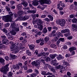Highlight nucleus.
Instances as JSON below:
<instances>
[{"label": "nucleus", "mask_w": 77, "mask_h": 77, "mask_svg": "<svg viewBox=\"0 0 77 77\" xmlns=\"http://www.w3.org/2000/svg\"><path fill=\"white\" fill-rule=\"evenodd\" d=\"M29 47L31 50H34L35 49V45H29Z\"/></svg>", "instance_id": "nucleus-27"}, {"label": "nucleus", "mask_w": 77, "mask_h": 77, "mask_svg": "<svg viewBox=\"0 0 77 77\" xmlns=\"http://www.w3.org/2000/svg\"><path fill=\"white\" fill-rule=\"evenodd\" d=\"M19 51H20V49H19V48L17 47H15L14 48V52H15V53H17Z\"/></svg>", "instance_id": "nucleus-29"}, {"label": "nucleus", "mask_w": 77, "mask_h": 77, "mask_svg": "<svg viewBox=\"0 0 77 77\" xmlns=\"http://www.w3.org/2000/svg\"><path fill=\"white\" fill-rule=\"evenodd\" d=\"M29 17L27 15L24 16L23 17L22 16H19L18 17H17V20H19V21H25V20H28Z\"/></svg>", "instance_id": "nucleus-4"}, {"label": "nucleus", "mask_w": 77, "mask_h": 77, "mask_svg": "<svg viewBox=\"0 0 77 77\" xmlns=\"http://www.w3.org/2000/svg\"><path fill=\"white\" fill-rule=\"evenodd\" d=\"M56 67L57 68V69H61V68L62 67V66L60 65H58L56 66Z\"/></svg>", "instance_id": "nucleus-51"}, {"label": "nucleus", "mask_w": 77, "mask_h": 77, "mask_svg": "<svg viewBox=\"0 0 77 77\" xmlns=\"http://www.w3.org/2000/svg\"><path fill=\"white\" fill-rule=\"evenodd\" d=\"M42 56V58H43V59H45V58H46V57H47V56L43 52Z\"/></svg>", "instance_id": "nucleus-46"}, {"label": "nucleus", "mask_w": 77, "mask_h": 77, "mask_svg": "<svg viewBox=\"0 0 77 77\" xmlns=\"http://www.w3.org/2000/svg\"><path fill=\"white\" fill-rule=\"evenodd\" d=\"M13 67L14 69H16L17 70H19L20 69V66L18 65V64H17L16 65H13Z\"/></svg>", "instance_id": "nucleus-10"}, {"label": "nucleus", "mask_w": 77, "mask_h": 77, "mask_svg": "<svg viewBox=\"0 0 77 77\" xmlns=\"http://www.w3.org/2000/svg\"><path fill=\"white\" fill-rule=\"evenodd\" d=\"M32 5L34 6H38L39 5V3H38V1L37 0H34L33 1Z\"/></svg>", "instance_id": "nucleus-12"}, {"label": "nucleus", "mask_w": 77, "mask_h": 77, "mask_svg": "<svg viewBox=\"0 0 77 77\" xmlns=\"http://www.w3.org/2000/svg\"><path fill=\"white\" fill-rule=\"evenodd\" d=\"M41 33H42V32L41 31H39L38 32H37V33L35 35V36H36L37 35H39V36H40L41 35Z\"/></svg>", "instance_id": "nucleus-43"}, {"label": "nucleus", "mask_w": 77, "mask_h": 77, "mask_svg": "<svg viewBox=\"0 0 77 77\" xmlns=\"http://www.w3.org/2000/svg\"><path fill=\"white\" fill-rule=\"evenodd\" d=\"M23 67L24 69V70H27L28 69L27 66H23Z\"/></svg>", "instance_id": "nucleus-61"}, {"label": "nucleus", "mask_w": 77, "mask_h": 77, "mask_svg": "<svg viewBox=\"0 0 77 77\" xmlns=\"http://www.w3.org/2000/svg\"><path fill=\"white\" fill-rule=\"evenodd\" d=\"M69 9L70 11H72V10H75V11H77V8H74V6H73L72 5H71L70 7L69 8Z\"/></svg>", "instance_id": "nucleus-21"}, {"label": "nucleus", "mask_w": 77, "mask_h": 77, "mask_svg": "<svg viewBox=\"0 0 77 77\" xmlns=\"http://www.w3.org/2000/svg\"><path fill=\"white\" fill-rule=\"evenodd\" d=\"M75 50H76V48L74 47H72L69 48V50H70V51H72Z\"/></svg>", "instance_id": "nucleus-32"}, {"label": "nucleus", "mask_w": 77, "mask_h": 77, "mask_svg": "<svg viewBox=\"0 0 77 77\" xmlns=\"http://www.w3.org/2000/svg\"><path fill=\"white\" fill-rule=\"evenodd\" d=\"M56 23L57 24H59L61 26L63 27L65 26V25L66 23V21L65 19H61L57 20Z\"/></svg>", "instance_id": "nucleus-3"}, {"label": "nucleus", "mask_w": 77, "mask_h": 77, "mask_svg": "<svg viewBox=\"0 0 77 77\" xmlns=\"http://www.w3.org/2000/svg\"><path fill=\"white\" fill-rule=\"evenodd\" d=\"M41 61L43 62L44 65L47 67L48 66V64L46 63L45 62V60H42Z\"/></svg>", "instance_id": "nucleus-25"}, {"label": "nucleus", "mask_w": 77, "mask_h": 77, "mask_svg": "<svg viewBox=\"0 0 77 77\" xmlns=\"http://www.w3.org/2000/svg\"><path fill=\"white\" fill-rule=\"evenodd\" d=\"M64 57L61 54H59L58 56L57 57V59L58 60H62Z\"/></svg>", "instance_id": "nucleus-14"}, {"label": "nucleus", "mask_w": 77, "mask_h": 77, "mask_svg": "<svg viewBox=\"0 0 77 77\" xmlns=\"http://www.w3.org/2000/svg\"><path fill=\"white\" fill-rule=\"evenodd\" d=\"M5 62V59L2 58L0 57V63H4Z\"/></svg>", "instance_id": "nucleus-38"}, {"label": "nucleus", "mask_w": 77, "mask_h": 77, "mask_svg": "<svg viewBox=\"0 0 77 77\" xmlns=\"http://www.w3.org/2000/svg\"><path fill=\"white\" fill-rule=\"evenodd\" d=\"M33 72V70L31 69H29L26 71V72L27 73H30V72Z\"/></svg>", "instance_id": "nucleus-47"}, {"label": "nucleus", "mask_w": 77, "mask_h": 77, "mask_svg": "<svg viewBox=\"0 0 77 77\" xmlns=\"http://www.w3.org/2000/svg\"><path fill=\"white\" fill-rule=\"evenodd\" d=\"M56 30H54L52 31V32H51V34H50L49 35V36H50L52 37V36H53V34H54V33H56Z\"/></svg>", "instance_id": "nucleus-40"}, {"label": "nucleus", "mask_w": 77, "mask_h": 77, "mask_svg": "<svg viewBox=\"0 0 77 77\" xmlns=\"http://www.w3.org/2000/svg\"><path fill=\"white\" fill-rule=\"evenodd\" d=\"M63 66H62L61 67V69L60 70V72L61 73H63V71L62 70V69H63Z\"/></svg>", "instance_id": "nucleus-54"}, {"label": "nucleus", "mask_w": 77, "mask_h": 77, "mask_svg": "<svg viewBox=\"0 0 77 77\" xmlns=\"http://www.w3.org/2000/svg\"><path fill=\"white\" fill-rule=\"evenodd\" d=\"M28 13H31V14H35L36 11L35 10H29L28 11Z\"/></svg>", "instance_id": "nucleus-37"}, {"label": "nucleus", "mask_w": 77, "mask_h": 77, "mask_svg": "<svg viewBox=\"0 0 77 77\" xmlns=\"http://www.w3.org/2000/svg\"><path fill=\"white\" fill-rule=\"evenodd\" d=\"M16 56L15 55H14L13 54H11V57L10 58V60H15V57Z\"/></svg>", "instance_id": "nucleus-16"}, {"label": "nucleus", "mask_w": 77, "mask_h": 77, "mask_svg": "<svg viewBox=\"0 0 77 77\" xmlns=\"http://www.w3.org/2000/svg\"><path fill=\"white\" fill-rule=\"evenodd\" d=\"M35 72L36 73V74H39V71H38V70L35 69L34 70Z\"/></svg>", "instance_id": "nucleus-62"}, {"label": "nucleus", "mask_w": 77, "mask_h": 77, "mask_svg": "<svg viewBox=\"0 0 77 77\" xmlns=\"http://www.w3.org/2000/svg\"><path fill=\"white\" fill-rule=\"evenodd\" d=\"M22 73H23V72L21 70H20L19 72H17V74L18 75V74H22Z\"/></svg>", "instance_id": "nucleus-55"}, {"label": "nucleus", "mask_w": 77, "mask_h": 77, "mask_svg": "<svg viewBox=\"0 0 77 77\" xmlns=\"http://www.w3.org/2000/svg\"><path fill=\"white\" fill-rule=\"evenodd\" d=\"M26 53L29 56H32V53L29 50L26 51Z\"/></svg>", "instance_id": "nucleus-36"}, {"label": "nucleus", "mask_w": 77, "mask_h": 77, "mask_svg": "<svg viewBox=\"0 0 77 77\" xmlns=\"http://www.w3.org/2000/svg\"><path fill=\"white\" fill-rule=\"evenodd\" d=\"M39 2L42 5L45 4V3L48 5H50V4L51 3V0H39Z\"/></svg>", "instance_id": "nucleus-6"}, {"label": "nucleus", "mask_w": 77, "mask_h": 77, "mask_svg": "<svg viewBox=\"0 0 77 77\" xmlns=\"http://www.w3.org/2000/svg\"><path fill=\"white\" fill-rule=\"evenodd\" d=\"M1 37L3 39L2 41V44H5L6 45H8L9 41L6 39V36L5 35H2Z\"/></svg>", "instance_id": "nucleus-5"}, {"label": "nucleus", "mask_w": 77, "mask_h": 77, "mask_svg": "<svg viewBox=\"0 0 77 77\" xmlns=\"http://www.w3.org/2000/svg\"><path fill=\"white\" fill-rule=\"evenodd\" d=\"M61 33H69V29H63L61 31Z\"/></svg>", "instance_id": "nucleus-13"}, {"label": "nucleus", "mask_w": 77, "mask_h": 77, "mask_svg": "<svg viewBox=\"0 0 77 77\" xmlns=\"http://www.w3.org/2000/svg\"><path fill=\"white\" fill-rule=\"evenodd\" d=\"M11 22V28L13 29H15V28L16 27H17L18 26V24H16L15 22L14 21H12Z\"/></svg>", "instance_id": "nucleus-9"}, {"label": "nucleus", "mask_w": 77, "mask_h": 77, "mask_svg": "<svg viewBox=\"0 0 77 77\" xmlns=\"http://www.w3.org/2000/svg\"><path fill=\"white\" fill-rule=\"evenodd\" d=\"M65 57H70V54L69 53L66 54L65 55Z\"/></svg>", "instance_id": "nucleus-58"}, {"label": "nucleus", "mask_w": 77, "mask_h": 77, "mask_svg": "<svg viewBox=\"0 0 77 77\" xmlns=\"http://www.w3.org/2000/svg\"><path fill=\"white\" fill-rule=\"evenodd\" d=\"M10 44H11V45H12L13 44V45H14V47H15V46H16L17 47V46H18V45H19V43L17 42V43H14L12 42H10Z\"/></svg>", "instance_id": "nucleus-20"}, {"label": "nucleus", "mask_w": 77, "mask_h": 77, "mask_svg": "<svg viewBox=\"0 0 77 77\" xmlns=\"http://www.w3.org/2000/svg\"><path fill=\"white\" fill-rule=\"evenodd\" d=\"M64 38H60L59 39V41H62V42H63L64 41Z\"/></svg>", "instance_id": "nucleus-56"}, {"label": "nucleus", "mask_w": 77, "mask_h": 77, "mask_svg": "<svg viewBox=\"0 0 77 77\" xmlns=\"http://www.w3.org/2000/svg\"><path fill=\"white\" fill-rule=\"evenodd\" d=\"M9 64H7L0 69V71L2 72L4 74H7L8 71L9 69Z\"/></svg>", "instance_id": "nucleus-2"}, {"label": "nucleus", "mask_w": 77, "mask_h": 77, "mask_svg": "<svg viewBox=\"0 0 77 77\" xmlns=\"http://www.w3.org/2000/svg\"><path fill=\"white\" fill-rule=\"evenodd\" d=\"M13 75H14V73L11 72H10L8 73V77H11L13 76Z\"/></svg>", "instance_id": "nucleus-31"}, {"label": "nucleus", "mask_w": 77, "mask_h": 77, "mask_svg": "<svg viewBox=\"0 0 77 77\" xmlns=\"http://www.w3.org/2000/svg\"><path fill=\"white\" fill-rule=\"evenodd\" d=\"M48 31V30H47V28L46 27H45L42 31V32L43 33L45 34Z\"/></svg>", "instance_id": "nucleus-22"}, {"label": "nucleus", "mask_w": 77, "mask_h": 77, "mask_svg": "<svg viewBox=\"0 0 77 77\" xmlns=\"http://www.w3.org/2000/svg\"><path fill=\"white\" fill-rule=\"evenodd\" d=\"M10 26V23H7L5 24V27H8Z\"/></svg>", "instance_id": "nucleus-48"}, {"label": "nucleus", "mask_w": 77, "mask_h": 77, "mask_svg": "<svg viewBox=\"0 0 77 77\" xmlns=\"http://www.w3.org/2000/svg\"><path fill=\"white\" fill-rule=\"evenodd\" d=\"M72 36H70L67 37V38H68V39L69 40L72 39Z\"/></svg>", "instance_id": "nucleus-64"}, {"label": "nucleus", "mask_w": 77, "mask_h": 77, "mask_svg": "<svg viewBox=\"0 0 77 77\" xmlns=\"http://www.w3.org/2000/svg\"><path fill=\"white\" fill-rule=\"evenodd\" d=\"M21 4L23 5L24 7H27V5H28V3L26 2H23Z\"/></svg>", "instance_id": "nucleus-24"}, {"label": "nucleus", "mask_w": 77, "mask_h": 77, "mask_svg": "<svg viewBox=\"0 0 77 77\" xmlns=\"http://www.w3.org/2000/svg\"><path fill=\"white\" fill-rule=\"evenodd\" d=\"M3 43L0 44V50H1L2 48H5V46L3 45Z\"/></svg>", "instance_id": "nucleus-33"}, {"label": "nucleus", "mask_w": 77, "mask_h": 77, "mask_svg": "<svg viewBox=\"0 0 77 77\" xmlns=\"http://www.w3.org/2000/svg\"><path fill=\"white\" fill-rule=\"evenodd\" d=\"M35 22H37L39 24H42L43 23H44V22L41 20V19L38 18L35 20Z\"/></svg>", "instance_id": "nucleus-11"}, {"label": "nucleus", "mask_w": 77, "mask_h": 77, "mask_svg": "<svg viewBox=\"0 0 77 77\" xmlns=\"http://www.w3.org/2000/svg\"><path fill=\"white\" fill-rule=\"evenodd\" d=\"M64 35L65 36H66V37H67L68 36H69L70 35H71V33L70 32L66 33L64 34Z\"/></svg>", "instance_id": "nucleus-42"}, {"label": "nucleus", "mask_w": 77, "mask_h": 77, "mask_svg": "<svg viewBox=\"0 0 77 77\" xmlns=\"http://www.w3.org/2000/svg\"><path fill=\"white\" fill-rule=\"evenodd\" d=\"M56 35L58 38H59L60 36L61 37H63V34L60 32H58V33Z\"/></svg>", "instance_id": "nucleus-23"}, {"label": "nucleus", "mask_w": 77, "mask_h": 77, "mask_svg": "<svg viewBox=\"0 0 77 77\" xmlns=\"http://www.w3.org/2000/svg\"><path fill=\"white\" fill-rule=\"evenodd\" d=\"M5 8L6 9H7V11H11V9L9 8V7H8V6H6L5 7Z\"/></svg>", "instance_id": "nucleus-57"}, {"label": "nucleus", "mask_w": 77, "mask_h": 77, "mask_svg": "<svg viewBox=\"0 0 77 77\" xmlns=\"http://www.w3.org/2000/svg\"><path fill=\"white\" fill-rule=\"evenodd\" d=\"M50 68L51 69V71H52L53 72H56V70L54 69V67H51Z\"/></svg>", "instance_id": "nucleus-44"}, {"label": "nucleus", "mask_w": 77, "mask_h": 77, "mask_svg": "<svg viewBox=\"0 0 77 77\" xmlns=\"http://www.w3.org/2000/svg\"><path fill=\"white\" fill-rule=\"evenodd\" d=\"M57 56V55L56 54H54L53 55L51 54L50 55V57L52 59H54L56 56Z\"/></svg>", "instance_id": "nucleus-17"}, {"label": "nucleus", "mask_w": 77, "mask_h": 77, "mask_svg": "<svg viewBox=\"0 0 77 77\" xmlns=\"http://www.w3.org/2000/svg\"><path fill=\"white\" fill-rule=\"evenodd\" d=\"M14 30H15L16 32H19V30H20L19 28H18V26H16V28L14 29Z\"/></svg>", "instance_id": "nucleus-49"}, {"label": "nucleus", "mask_w": 77, "mask_h": 77, "mask_svg": "<svg viewBox=\"0 0 77 77\" xmlns=\"http://www.w3.org/2000/svg\"><path fill=\"white\" fill-rule=\"evenodd\" d=\"M22 5V4H21L17 5V9L18 10H21V9H22L23 7H22V5Z\"/></svg>", "instance_id": "nucleus-26"}, {"label": "nucleus", "mask_w": 77, "mask_h": 77, "mask_svg": "<svg viewBox=\"0 0 77 77\" xmlns=\"http://www.w3.org/2000/svg\"><path fill=\"white\" fill-rule=\"evenodd\" d=\"M28 23L27 22H24L23 23V25L24 26H26L27 25Z\"/></svg>", "instance_id": "nucleus-63"}, {"label": "nucleus", "mask_w": 77, "mask_h": 77, "mask_svg": "<svg viewBox=\"0 0 77 77\" xmlns=\"http://www.w3.org/2000/svg\"><path fill=\"white\" fill-rule=\"evenodd\" d=\"M72 21L73 23H76L77 24V19L76 18H74L73 19Z\"/></svg>", "instance_id": "nucleus-35"}, {"label": "nucleus", "mask_w": 77, "mask_h": 77, "mask_svg": "<svg viewBox=\"0 0 77 77\" xmlns=\"http://www.w3.org/2000/svg\"><path fill=\"white\" fill-rule=\"evenodd\" d=\"M49 40V38L48 37H46L45 38V42H47V41H48Z\"/></svg>", "instance_id": "nucleus-50"}, {"label": "nucleus", "mask_w": 77, "mask_h": 77, "mask_svg": "<svg viewBox=\"0 0 77 77\" xmlns=\"http://www.w3.org/2000/svg\"><path fill=\"white\" fill-rule=\"evenodd\" d=\"M11 51H14H14L15 50V47H14V44L11 45Z\"/></svg>", "instance_id": "nucleus-28"}, {"label": "nucleus", "mask_w": 77, "mask_h": 77, "mask_svg": "<svg viewBox=\"0 0 77 77\" xmlns=\"http://www.w3.org/2000/svg\"><path fill=\"white\" fill-rule=\"evenodd\" d=\"M14 38V37H12V36L11 35L9 37H8V39H9L10 40H12L13 38Z\"/></svg>", "instance_id": "nucleus-60"}, {"label": "nucleus", "mask_w": 77, "mask_h": 77, "mask_svg": "<svg viewBox=\"0 0 77 77\" xmlns=\"http://www.w3.org/2000/svg\"><path fill=\"white\" fill-rule=\"evenodd\" d=\"M72 27H74L73 29V32L74 31L76 32V31H77V28H76V27H77V25H75L74 24H72Z\"/></svg>", "instance_id": "nucleus-18"}, {"label": "nucleus", "mask_w": 77, "mask_h": 77, "mask_svg": "<svg viewBox=\"0 0 77 77\" xmlns=\"http://www.w3.org/2000/svg\"><path fill=\"white\" fill-rule=\"evenodd\" d=\"M50 47L51 48H53L56 49L57 48V47H56V45L54 44H51L50 45Z\"/></svg>", "instance_id": "nucleus-30"}, {"label": "nucleus", "mask_w": 77, "mask_h": 77, "mask_svg": "<svg viewBox=\"0 0 77 77\" xmlns=\"http://www.w3.org/2000/svg\"><path fill=\"white\" fill-rule=\"evenodd\" d=\"M10 33L13 36H14V35H15L17 34V32L14 30L11 31L10 32Z\"/></svg>", "instance_id": "nucleus-34"}, {"label": "nucleus", "mask_w": 77, "mask_h": 77, "mask_svg": "<svg viewBox=\"0 0 77 77\" xmlns=\"http://www.w3.org/2000/svg\"><path fill=\"white\" fill-rule=\"evenodd\" d=\"M40 63V61L39 60H37V62H35V61H34L32 62L31 64L33 66H35L36 67H38L39 66V63Z\"/></svg>", "instance_id": "nucleus-8"}, {"label": "nucleus", "mask_w": 77, "mask_h": 77, "mask_svg": "<svg viewBox=\"0 0 77 77\" xmlns=\"http://www.w3.org/2000/svg\"><path fill=\"white\" fill-rule=\"evenodd\" d=\"M47 16L46 15H42L39 16V17H41V18H45Z\"/></svg>", "instance_id": "nucleus-41"}, {"label": "nucleus", "mask_w": 77, "mask_h": 77, "mask_svg": "<svg viewBox=\"0 0 77 77\" xmlns=\"http://www.w3.org/2000/svg\"><path fill=\"white\" fill-rule=\"evenodd\" d=\"M63 64L64 65H66L67 66H69V64L67 62H66V61H64L63 62Z\"/></svg>", "instance_id": "nucleus-45"}, {"label": "nucleus", "mask_w": 77, "mask_h": 77, "mask_svg": "<svg viewBox=\"0 0 77 77\" xmlns=\"http://www.w3.org/2000/svg\"><path fill=\"white\" fill-rule=\"evenodd\" d=\"M48 17L49 18H45L44 20L45 21H47V22H50V21H53V17L50 15H49L48 16Z\"/></svg>", "instance_id": "nucleus-7"}, {"label": "nucleus", "mask_w": 77, "mask_h": 77, "mask_svg": "<svg viewBox=\"0 0 77 77\" xmlns=\"http://www.w3.org/2000/svg\"><path fill=\"white\" fill-rule=\"evenodd\" d=\"M0 29L1 30H2L5 33H8V30L6 28H3L2 29V28L0 27Z\"/></svg>", "instance_id": "nucleus-19"}, {"label": "nucleus", "mask_w": 77, "mask_h": 77, "mask_svg": "<svg viewBox=\"0 0 77 77\" xmlns=\"http://www.w3.org/2000/svg\"><path fill=\"white\" fill-rule=\"evenodd\" d=\"M18 14L20 15H21L22 14H23V11H19L17 12Z\"/></svg>", "instance_id": "nucleus-52"}, {"label": "nucleus", "mask_w": 77, "mask_h": 77, "mask_svg": "<svg viewBox=\"0 0 77 77\" xmlns=\"http://www.w3.org/2000/svg\"><path fill=\"white\" fill-rule=\"evenodd\" d=\"M21 68H23V64H22V63H20V62H19L17 64Z\"/></svg>", "instance_id": "nucleus-39"}, {"label": "nucleus", "mask_w": 77, "mask_h": 77, "mask_svg": "<svg viewBox=\"0 0 77 77\" xmlns=\"http://www.w3.org/2000/svg\"><path fill=\"white\" fill-rule=\"evenodd\" d=\"M44 27V26L42 25V24H39L38 25V29H39L40 31H42L43 28Z\"/></svg>", "instance_id": "nucleus-15"}, {"label": "nucleus", "mask_w": 77, "mask_h": 77, "mask_svg": "<svg viewBox=\"0 0 77 77\" xmlns=\"http://www.w3.org/2000/svg\"><path fill=\"white\" fill-rule=\"evenodd\" d=\"M63 49H64V50H66V49L68 48L67 46H66V45H64L63 46Z\"/></svg>", "instance_id": "nucleus-59"}, {"label": "nucleus", "mask_w": 77, "mask_h": 77, "mask_svg": "<svg viewBox=\"0 0 77 77\" xmlns=\"http://www.w3.org/2000/svg\"><path fill=\"white\" fill-rule=\"evenodd\" d=\"M58 39H59V37L56 36L54 38V41H57V40H58Z\"/></svg>", "instance_id": "nucleus-53"}, {"label": "nucleus", "mask_w": 77, "mask_h": 77, "mask_svg": "<svg viewBox=\"0 0 77 77\" xmlns=\"http://www.w3.org/2000/svg\"><path fill=\"white\" fill-rule=\"evenodd\" d=\"M9 15L7 16H4L2 17V19L4 20L5 22H8V21L12 22V16L14 15V13L10 11L8 13Z\"/></svg>", "instance_id": "nucleus-1"}]
</instances>
